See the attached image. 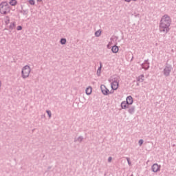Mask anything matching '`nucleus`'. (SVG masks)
<instances>
[{"mask_svg": "<svg viewBox=\"0 0 176 176\" xmlns=\"http://www.w3.org/2000/svg\"><path fill=\"white\" fill-rule=\"evenodd\" d=\"M16 30H17V31H21V30H23V27L19 25L16 27Z\"/></svg>", "mask_w": 176, "mask_h": 176, "instance_id": "17", "label": "nucleus"}, {"mask_svg": "<svg viewBox=\"0 0 176 176\" xmlns=\"http://www.w3.org/2000/svg\"><path fill=\"white\" fill-rule=\"evenodd\" d=\"M140 78H144V75H141Z\"/></svg>", "mask_w": 176, "mask_h": 176, "instance_id": "28", "label": "nucleus"}, {"mask_svg": "<svg viewBox=\"0 0 176 176\" xmlns=\"http://www.w3.org/2000/svg\"><path fill=\"white\" fill-rule=\"evenodd\" d=\"M121 107L122 109H126L129 107V103H126V102H122L121 103Z\"/></svg>", "mask_w": 176, "mask_h": 176, "instance_id": "9", "label": "nucleus"}, {"mask_svg": "<svg viewBox=\"0 0 176 176\" xmlns=\"http://www.w3.org/2000/svg\"><path fill=\"white\" fill-rule=\"evenodd\" d=\"M128 164L129 166H131V162H130V159L129 158H126Z\"/></svg>", "mask_w": 176, "mask_h": 176, "instance_id": "21", "label": "nucleus"}, {"mask_svg": "<svg viewBox=\"0 0 176 176\" xmlns=\"http://www.w3.org/2000/svg\"><path fill=\"white\" fill-rule=\"evenodd\" d=\"M101 68H102V65L100 63V68L98 69V71H101Z\"/></svg>", "mask_w": 176, "mask_h": 176, "instance_id": "22", "label": "nucleus"}, {"mask_svg": "<svg viewBox=\"0 0 176 176\" xmlns=\"http://www.w3.org/2000/svg\"><path fill=\"white\" fill-rule=\"evenodd\" d=\"M166 69H165V75H168V74H170V72H166Z\"/></svg>", "mask_w": 176, "mask_h": 176, "instance_id": "25", "label": "nucleus"}, {"mask_svg": "<svg viewBox=\"0 0 176 176\" xmlns=\"http://www.w3.org/2000/svg\"><path fill=\"white\" fill-rule=\"evenodd\" d=\"M119 88V80H114L111 82V89L112 90H118Z\"/></svg>", "mask_w": 176, "mask_h": 176, "instance_id": "5", "label": "nucleus"}, {"mask_svg": "<svg viewBox=\"0 0 176 176\" xmlns=\"http://www.w3.org/2000/svg\"><path fill=\"white\" fill-rule=\"evenodd\" d=\"M9 5H10V6H16V5H17V1L16 0H10Z\"/></svg>", "mask_w": 176, "mask_h": 176, "instance_id": "11", "label": "nucleus"}, {"mask_svg": "<svg viewBox=\"0 0 176 176\" xmlns=\"http://www.w3.org/2000/svg\"><path fill=\"white\" fill-rule=\"evenodd\" d=\"M28 3L30 5H35V0H29Z\"/></svg>", "mask_w": 176, "mask_h": 176, "instance_id": "15", "label": "nucleus"}, {"mask_svg": "<svg viewBox=\"0 0 176 176\" xmlns=\"http://www.w3.org/2000/svg\"><path fill=\"white\" fill-rule=\"evenodd\" d=\"M129 112L130 113H133L134 112V108L132 107V108L129 109Z\"/></svg>", "mask_w": 176, "mask_h": 176, "instance_id": "18", "label": "nucleus"}, {"mask_svg": "<svg viewBox=\"0 0 176 176\" xmlns=\"http://www.w3.org/2000/svg\"><path fill=\"white\" fill-rule=\"evenodd\" d=\"M108 161H109V162H111V161H112V157H109Z\"/></svg>", "mask_w": 176, "mask_h": 176, "instance_id": "23", "label": "nucleus"}, {"mask_svg": "<svg viewBox=\"0 0 176 176\" xmlns=\"http://www.w3.org/2000/svg\"><path fill=\"white\" fill-rule=\"evenodd\" d=\"M1 86H2V82L0 81V89H1Z\"/></svg>", "mask_w": 176, "mask_h": 176, "instance_id": "26", "label": "nucleus"}, {"mask_svg": "<svg viewBox=\"0 0 176 176\" xmlns=\"http://www.w3.org/2000/svg\"><path fill=\"white\" fill-rule=\"evenodd\" d=\"M170 25H171V18L168 15L163 16L160 24V30L161 32L167 34L170 31Z\"/></svg>", "mask_w": 176, "mask_h": 176, "instance_id": "1", "label": "nucleus"}, {"mask_svg": "<svg viewBox=\"0 0 176 176\" xmlns=\"http://www.w3.org/2000/svg\"><path fill=\"white\" fill-rule=\"evenodd\" d=\"M133 1H137V0H133ZM126 2H131V0H125Z\"/></svg>", "mask_w": 176, "mask_h": 176, "instance_id": "24", "label": "nucleus"}, {"mask_svg": "<svg viewBox=\"0 0 176 176\" xmlns=\"http://www.w3.org/2000/svg\"><path fill=\"white\" fill-rule=\"evenodd\" d=\"M111 52H113V53H118V52H119V47L116 45L113 46L111 48Z\"/></svg>", "mask_w": 176, "mask_h": 176, "instance_id": "12", "label": "nucleus"}, {"mask_svg": "<svg viewBox=\"0 0 176 176\" xmlns=\"http://www.w3.org/2000/svg\"><path fill=\"white\" fill-rule=\"evenodd\" d=\"M142 144H144V140H140L139 141V144H140V145H142Z\"/></svg>", "mask_w": 176, "mask_h": 176, "instance_id": "20", "label": "nucleus"}, {"mask_svg": "<svg viewBox=\"0 0 176 176\" xmlns=\"http://www.w3.org/2000/svg\"><path fill=\"white\" fill-rule=\"evenodd\" d=\"M66 42H67V40H66L65 38H62V39L60 40V43H61L62 45H65Z\"/></svg>", "mask_w": 176, "mask_h": 176, "instance_id": "14", "label": "nucleus"}, {"mask_svg": "<svg viewBox=\"0 0 176 176\" xmlns=\"http://www.w3.org/2000/svg\"><path fill=\"white\" fill-rule=\"evenodd\" d=\"M126 103L129 104V105H131V104H133V97L131 96H128L126 98Z\"/></svg>", "mask_w": 176, "mask_h": 176, "instance_id": "8", "label": "nucleus"}, {"mask_svg": "<svg viewBox=\"0 0 176 176\" xmlns=\"http://www.w3.org/2000/svg\"><path fill=\"white\" fill-rule=\"evenodd\" d=\"M152 170L153 173H157V171H160V165L154 164L152 166Z\"/></svg>", "mask_w": 176, "mask_h": 176, "instance_id": "6", "label": "nucleus"}, {"mask_svg": "<svg viewBox=\"0 0 176 176\" xmlns=\"http://www.w3.org/2000/svg\"><path fill=\"white\" fill-rule=\"evenodd\" d=\"M47 113L49 116V118H52V112L50 111H47Z\"/></svg>", "mask_w": 176, "mask_h": 176, "instance_id": "19", "label": "nucleus"}, {"mask_svg": "<svg viewBox=\"0 0 176 176\" xmlns=\"http://www.w3.org/2000/svg\"><path fill=\"white\" fill-rule=\"evenodd\" d=\"M100 89H101L102 93L104 96H108V95L112 94L113 93V91H109V89H108V88H107V87L104 85L100 86Z\"/></svg>", "mask_w": 176, "mask_h": 176, "instance_id": "4", "label": "nucleus"}, {"mask_svg": "<svg viewBox=\"0 0 176 176\" xmlns=\"http://www.w3.org/2000/svg\"><path fill=\"white\" fill-rule=\"evenodd\" d=\"M95 35L96 36H100V35H101V30H98L96 32Z\"/></svg>", "mask_w": 176, "mask_h": 176, "instance_id": "13", "label": "nucleus"}, {"mask_svg": "<svg viewBox=\"0 0 176 176\" xmlns=\"http://www.w3.org/2000/svg\"><path fill=\"white\" fill-rule=\"evenodd\" d=\"M92 91H93V88H91V87H88L85 90V93L86 94H87V96H90Z\"/></svg>", "mask_w": 176, "mask_h": 176, "instance_id": "7", "label": "nucleus"}, {"mask_svg": "<svg viewBox=\"0 0 176 176\" xmlns=\"http://www.w3.org/2000/svg\"><path fill=\"white\" fill-rule=\"evenodd\" d=\"M9 23H10V19L8 18V16H7V20L5 21V23L6 24V25H8Z\"/></svg>", "mask_w": 176, "mask_h": 176, "instance_id": "16", "label": "nucleus"}, {"mask_svg": "<svg viewBox=\"0 0 176 176\" xmlns=\"http://www.w3.org/2000/svg\"><path fill=\"white\" fill-rule=\"evenodd\" d=\"M30 74H31V68L30 66L26 65L22 69V78L25 79V78H28L30 76Z\"/></svg>", "mask_w": 176, "mask_h": 176, "instance_id": "3", "label": "nucleus"}, {"mask_svg": "<svg viewBox=\"0 0 176 176\" xmlns=\"http://www.w3.org/2000/svg\"><path fill=\"white\" fill-rule=\"evenodd\" d=\"M37 2H42V0H36Z\"/></svg>", "mask_w": 176, "mask_h": 176, "instance_id": "27", "label": "nucleus"}, {"mask_svg": "<svg viewBox=\"0 0 176 176\" xmlns=\"http://www.w3.org/2000/svg\"><path fill=\"white\" fill-rule=\"evenodd\" d=\"M12 10V7L9 5V3L7 1H3L0 3V13L1 14H3L6 16V14H9Z\"/></svg>", "mask_w": 176, "mask_h": 176, "instance_id": "2", "label": "nucleus"}, {"mask_svg": "<svg viewBox=\"0 0 176 176\" xmlns=\"http://www.w3.org/2000/svg\"><path fill=\"white\" fill-rule=\"evenodd\" d=\"M8 28L9 30H14L16 28V22H11Z\"/></svg>", "mask_w": 176, "mask_h": 176, "instance_id": "10", "label": "nucleus"}]
</instances>
